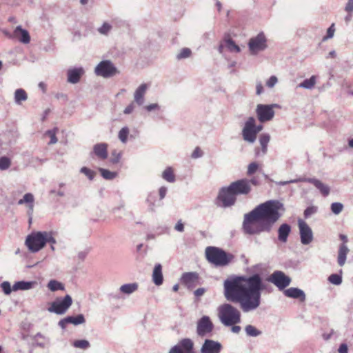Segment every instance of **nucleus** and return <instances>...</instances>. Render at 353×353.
<instances>
[{
	"label": "nucleus",
	"mask_w": 353,
	"mask_h": 353,
	"mask_svg": "<svg viewBox=\"0 0 353 353\" xmlns=\"http://www.w3.org/2000/svg\"><path fill=\"white\" fill-rule=\"evenodd\" d=\"M259 168V165L256 162H252L248 165L247 174L251 176L254 174Z\"/></svg>",
	"instance_id": "nucleus-50"
},
{
	"label": "nucleus",
	"mask_w": 353,
	"mask_h": 353,
	"mask_svg": "<svg viewBox=\"0 0 353 353\" xmlns=\"http://www.w3.org/2000/svg\"><path fill=\"white\" fill-rule=\"evenodd\" d=\"M138 284L137 283H130L122 285L119 290L125 294H131L138 290Z\"/></svg>",
	"instance_id": "nucleus-32"
},
{
	"label": "nucleus",
	"mask_w": 353,
	"mask_h": 353,
	"mask_svg": "<svg viewBox=\"0 0 353 353\" xmlns=\"http://www.w3.org/2000/svg\"><path fill=\"white\" fill-rule=\"evenodd\" d=\"M335 28H334V24L332 23L327 29V34L323 37V41H325L328 39H331L333 37L334 34Z\"/></svg>",
	"instance_id": "nucleus-55"
},
{
	"label": "nucleus",
	"mask_w": 353,
	"mask_h": 353,
	"mask_svg": "<svg viewBox=\"0 0 353 353\" xmlns=\"http://www.w3.org/2000/svg\"><path fill=\"white\" fill-rule=\"evenodd\" d=\"M32 346L34 347L45 349L48 348L50 345V339L40 332L37 333L32 336Z\"/></svg>",
	"instance_id": "nucleus-21"
},
{
	"label": "nucleus",
	"mask_w": 353,
	"mask_h": 353,
	"mask_svg": "<svg viewBox=\"0 0 353 353\" xmlns=\"http://www.w3.org/2000/svg\"><path fill=\"white\" fill-rule=\"evenodd\" d=\"M48 288L52 292L64 290L65 289L63 284L57 280H50L48 283Z\"/></svg>",
	"instance_id": "nucleus-38"
},
{
	"label": "nucleus",
	"mask_w": 353,
	"mask_h": 353,
	"mask_svg": "<svg viewBox=\"0 0 353 353\" xmlns=\"http://www.w3.org/2000/svg\"><path fill=\"white\" fill-rule=\"evenodd\" d=\"M291 232V226L288 223L281 224L278 229V240L281 243H286Z\"/></svg>",
	"instance_id": "nucleus-26"
},
{
	"label": "nucleus",
	"mask_w": 353,
	"mask_h": 353,
	"mask_svg": "<svg viewBox=\"0 0 353 353\" xmlns=\"http://www.w3.org/2000/svg\"><path fill=\"white\" fill-rule=\"evenodd\" d=\"M328 281L336 285H341L342 283V276L338 274H332L328 277Z\"/></svg>",
	"instance_id": "nucleus-45"
},
{
	"label": "nucleus",
	"mask_w": 353,
	"mask_h": 353,
	"mask_svg": "<svg viewBox=\"0 0 353 353\" xmlns=\"http://www.w3.org/2000/svg\"><path fill=\"white\" fill-rule=\"evenodd\" d=\"M174 229L180 232L184 231V225L182 223L181 220H179L174 226Z\"/></svg>",
	"instance_id": "nucleus-62"
},
{
	"label": "nucleus",
	"mask_w": 353,
	"mask_h": 353,
	"mask_svg": "<svg viewBox=\"0 0 353 353\" xmlns=\"http://www.w3.org/2000/svg\"><path fill=\"white\" fill-rule=\"evenodd\" d=\"M345 10L347 12H353V0H348L345 6Z\"/></svg>",
	"instance_id": "nucleus-63"
},
{
	"label": "nucleus",
	"mask_w": 353,
	"mask_h": 353,
	"mask_svg": "<svg viewBox=\"0 0 353 353\" xmlns=\"http://www.w3.org/2000/svg\"><path fill=\"white\" fill-rule=\"evenodd\" d=\"M160 108L161 107L158 103H151L144 107V109L148 112L159 110Z\"/></svg>",
	"instance_id": "nucleus-56"
},
{
	"label": "nucleus",
	"mask_w": 353,
	"mask_h": 353,
	"mask_svg": "<svg viewBox=\"0 0 353 353\" xmlns=\"http://www.w3.org/2000/svg\"><path fill=\"white\" fill-rule=\"evenodd\" d=\"M229 190L235 196L247 195L251 192L252 186L250 185V181L248 179H242L231 183L229 185Z\"/></svg>",
	"instance_id": "nucleus-11"
},
{
	"label": "nucleus",
	"mask_w": 353,
	"mask_h": 353,
	"mask_svg": "<svg viewBox=\"0 0 353 353\" xmlns=\"http://www.w3.org/2000/svg\"><path fill=\"white\" fill-rule=\"evenodd\" d=\"M283 294L285 296L299 299L301 302H304L306 299V296L303 290L298 288H290L284 290Z\"/></svg>",
	"instance_id": "nucleus-22"
},
{
	"label": "nucleus",
	"mask_w": 353,
	"mask_h": 353,
	"mask_svg": "<svg viewBox=\"0 0 353 353\" xmlns=\"http://www.w3.org/2000/svg\"><path fill=\"white\" fill-rule=\"evenodd\" d=\"M349 249L345 244H341L338 253V263L340 266L344 265Z\"/></svg>",
	"instance_id": "nucleus-30"
},
{
	"label": "nucleus",
	"mask_w": 353,
	"mask_h": 353,
	"mask_svg": "<svg viewBox=\"0 0 353 353\" xmlns=\"http://www.w3.org/2000/svg\"><path fill=\"white\" fill-rule=\"evenodd\" d=\"M270 140V136L268 133H263L260 135L259 143L261 146V151L263 154H266L268 150V145Z\"/></svg>",
	"instance_id": "nucleus-35"
},
{
	"label": "nucleus",
	"mask_w": 353,
	"mask_h": 353,
	"mask_svg": "<svg viewBox=\"0 0 353 353\" xmlns=\"http://www.w3.org/2000/svg\"><path fill=\"white\" fill-rule=\"evenodd\" d=\"M223 288L225 298L238 303L244 313L256 310L261 304L262 292L272 291L271 285L259 273L229 278L225 280Z\"/></svg>",
	"instance_id": "nucleus-1"
},
{
	"label": "nucleus",
	"mask_w": 353,
	"mask_h": 353,
	"mask_svg": "<svg viewBox=\"0 0 353 353\" xmlns=\"http://www.w3.org/2000/svg\"><path fill=\"white\" fill-rule=\"evenodd\" d=\"M191 54H192V51L190 48H184L181 49L180 52L176 55V59L178 60H180V59L188 58L189 57H190Z\"/></svg>",
	"instance_id": "nucleus-47"
},
{
	"label": "nucleus",
	"mask_w": 353,
	"mask_h": 353,
	"mask_svg": "<svg viewBox=\"0 0 353 353\" xmlns=\"http://www.w3.org/2000/svg\"><path fill=\"white\" fill-rule=\"evenodd\" d=\"M316 83V77L314 75H312L309 79H304L301 83H300L297 87L311 90L312 89Z\"/></svg>",
	"instance_id": "nucleus-33"
},
{
	"label": "nucleus",
	"mask_w": 353,
	"mask_h": 353,
	"mask_svg": "<svg viewBox=\"0 0 353 353\" xmlns=\"http://www.w3.org/2000/svg\"><path fill=\"white\" fill-rule=\"evenodd\" d=\"M222 349L223 345L220 342L206 339L201 345L200 352L201 353H220Z\"/></svg>",
	"instance_id": "nucleus-17"
},
{
	"label": "nucleus",
	"mask_w": 353,
	"mask_h": 353,
	"mask_svg": "<svg viewBox=\"0 0 353 353\" xmlns=\"http://www.w3.org/2000/svg\"><path fill=\"white\" fill-rule=\"evenodd\" d=\"M14 99L17 105H21L22 102L28 99V94L23 89L18 88L14 92Z\"/></svg>",
	"instance_id": "nucleus-31"
},
{
	"label": "nucleus",
	"mask_w": 353,
	"mask_h": 353,
	"mask_svg": "<svg viewBox=\"0 0 353 353\" xmlns=\"http://www.w3.org/2000/svg\"><path fill=\"white\" fill-rule=\"evenodd\" d=\"M129 134V129L128 127L122 128L119 132V139L123 143H125L128 141V136Z\"/></svg>",
	"instance_id": "nucleus-44"
},
{
	"label": "nucleus",
	"mask_w": 353,
	"mask_h": 353,
	"mask_svg": "<svg viewBox=\"0 0 353 353\" xmlns=\"http://www.w3.org/2000/svg\"><path fill=\"white\" fill-rule=\"evenodd\" d=\"M134 110V103H130L123 110V113L125 114H131Z\"/></svg>",
	"instance_id": "nucleus-60"
},
{
	"label": "nucleus",
	"mask_w": 353,
	"mask_h": 353,
	"mask_svg": "<svg viewBox=\"0 0 353 353\" xmlns=\"http://www.w3.org/2000/svg\"><path fill=\"white\" fill-rule=\"evenodd\" d=\"M14 39L24 44L29 43L30 41V36L28 31L23 29L21 26H18L14 30Z\"/></svg>",
	"instance_id": "nucleus-23"
},
{
	"label": "nucleus",
	"mask_w": 353,
	"mask_h": 353,
	"mask_svg": "<svg viewBox=\"0 0 353 353\" xmlns=\"http://www.w3.org/2000/svg\"><path fill=\"white\" fill-rule=\"evenodd\" d=\"M121 152H117V150H114L112 152V157L110 159L111 163L113 164H116L119 162L121 158Z\"/></svg>",
	"instance_id": "nucleus-53"
},
{
	"label": "nucleus",
	"mask_w": 353,
	"mask_h": 353,
	"mask_svg": "<svg viewBox=\"0 0 353 353\" xmlns=\"http://www.w3.org/2000/svg\"><path fill=\"white\" fill-rule=\"evenodd\" d=\"M255 122L256 120L254 117H249L245 121L242 130V136L243 139L250 143H253L256 139Z\"/></svg>",
	"instance_id": "nucleus-12"
},
{
	"label": "nucleus",
	"mask_w": 353,
	"mask_h": 353,
	"mask_svg": "<svg viewBox=\"0 0 353 353\" xmlns=\"http://www.w3.org/2000/svg\"><path fill=\"white\" fill-rule=\"evenodd\" d=\"M112 26L108 23H103V25L98 29V31L101 34H107L111 30Z\"/></svg>",
	"instance_id": "nucleus-52"
},
{
	"label": "nucleus",
	"mask_w": 353,
	"mask_h": 353,
	"mask_svg": "<svg viewBox=\"0 0 353 353\" xmlns=\"http://www.w3.org/2000/svg\"><path fill=\"white\" fill-rule=\"evenodd\" d=\"M150 87L148 83L141 84L134 91V101L139 106L142 105L145 102V95Z\"/></svg>",
	"instance_id": "nucleus-20"
},
{
	"label": "nucleus",
	"mask_w": 353,
	"mask_h": 353,
	"mask_svg": "<svg viewBox=\"0 0 353 353\" xmlns=\"http://www.w3.org/2000/svg\"><path fill=\"white\" fill-rule=\"evenodd\" d=\"M214 330V324L208 316H203L196 322V332L200 337L208 336Z\"/></svg>",
	"instance_id": "nucleus-9"
},
{
	"label": "nucleus",
	"mask_w": 353,
	"mask_h": 353,
	"mask_svg": "<svg viewBox=\"0 0 353 353\" xmlns=\"http://www.w3.org/2000/svg\"><path fill=\"white\" fill-rule=\"evenodd\" d=\"M96 75L103 78L112 77L119 73L116 66L110 60L101 61L95 68Z\"/></svg>",
	"instance_id": "nucleus-6"
},
{
	"label": "nucleus",
	"mask_w": 353,
	"mask_h": 353,
	"mask_svg": "<svg viewBox=\"0 0 353 353\" xmlns=\"http://www.w3.org/2000/svg\"><path fill=\"white\" fill-rule=\"evenodd\" d=\"M284 210L283 204L278 200H269L258 205L244 214L242 224L243 232L249 235L270 233L274 224L281 217L280 210Z\"/></svg>",
	"instance_id": "nucleus-2"
},
{
	"label": "nucleus",
	"mask_w": 353,
	"mask_h": 353,
	"mask_svg": "<svg viewBox=\"0 0 353 353\" xmlns=\"http://www.w3.org/2000/svg\"><path fill=\"white\" fill-rule=\"evenodd\" d=\"M26 245L33 253L37 252L45 246L44 232H33L26 239Z\"/></svg>",
	"instance_id": "nucleus-5"
},
{
	"label": "nucleus",
	"mask_w": 353,
	"mask_h": 353,
	"mask_svg": "<svg viewBox=\"0 0 353 353\" xmlns=\"http://www.w3.org/2000/svg\"><path fill=\"white\" fill-rule=\"evenodd\" d=\"M199 274L196 272H185L182 274L181 281L188 288H192L201 283Z\"/></svg>",
	"instance_id": "nucleus-18"
},
{
	"label": "nucleus",
	"mask_w": 353,
	"mask_h": 353,
	"mask_svg": "<svg viewBox=\"0 0 353 353\" xmlns=\"http://www.w3.org/2000/svg\"><path fill=\"white\" fill-rule=\"evenodd\" d=\"M267 39L263 32L259 33L251 38L248 42V48L252 54H256L267 48Z\"/></svg>",
	"instance_id": "nucleus-10"
},
{
	"label": "nucleus",
	"mask_w": 353,
	"mask_h": 353,
	"mask_svg": "<svg viewBox=\"0 0 353 353\" xmlns=\"http://www.w3.org/2000/svg\"><path fill=\"white\" fill-rule=\"evenodd\" d=\"M339 353H348V347L345 343H341L338 350Z\"/></svg>",
	"instance_id": "nucleus-64"
},
{
	"label": "nucleus",
	"mask_w": 353,
	"mask_h": 353,
	"mask_svg": "<svg viewBox=\"0 0 353 353\" xmlns=\"http://www.w3.org/2000/svg\"><path fill=\"white\" fill-rule=\"evenodd\" d=\"M57 130L58 129L57 128H54L52 130H48L46 132L45 135H48L50 138V141L48 143L49 145L55 144L58 141V139L56 136Z\"/></svg>",
	"instance_id": "nucleus-42"
},
{
	"label": "nucleus",
	"mask_w": 353,
	"mask_h": 353,
	"mask_svg": "<svg viewBox=\"0 0 353 353\" xmlns=\"http://www.w3.org/2000/svg\"><path fill=\"white\" fill-rule=\"evenodd\" d=\"M99 171L103 178L106 180H112L117 176V173L116 172H112L105 168H99Z\"/></svg>",
	"instance_id": "nucleus-39"
},
{
	"label": "nucleus",
	"mask_w": 353,
	"mask_h": 353,
	"mask_svg": "<svg viewBox=\"0 0 353 353\" xmlns=\"http://www.w3.org/2000/svg\"><path fill=\"white\" fill-rule=\"evenodd\" d=\"M206 290L204 288H200L196 289L194 292V294L196 298H199L200 296H203L204 293L205 292Z\"/></svg>",
	"instance_id": "nucleus-59"
},
{
	"label": "nucleus",
	"mask_w": 353,
	"mask_h": 353,
	"mask_svg": "<svg viewBox=\"0 0 353 353\" xmlns=\"http://www.w3.org/2000/svg\"><path fill=\"white\" fill-rule=\"evenodd\" d=\"M72 345L82 350H87L90 347V342L85 339L76 340L72 343Z\"/></svg>",
	"instance_id": "nucleus-40"
},
{
	"label": "nucleus",
	"mask_w": 353,
	"mask_h": 353,
	"mask_svg": "<svg viewBox=\"0 0 353 353\" xmlns=\"http://www.w3.org/2000/svg\"><path fill=\"white\" fill-rule=\"evenodd\" d=\"M1 288L3 292L7 295L10 294L12 290H13L12 288H11L10 283L8 281H3L1 284Z\"/></svg>",
	"instance_id": "nucleus-54"
},
{
	"label": "nucleus",
	"mask_w": 353,
	"mask_h": 353,
	"mask_svg": "<svg viewBox=\"0 0 353 353\" xmlns=\"http://www.w3.org/2000/svg\"><path fill=\"white\" fill-rule=\"evenodd\" d=\"M36 285H37L36 281H17L13 285L12 290H13V291L28 290L34 288V286Z\"/></svg>",
	"instance_id": "nucleus-28"
},
{
	"label": "nucleus",
	"mask_w": 353,
	"mask_h": 353,
	"mask_svg": "<svg viewBox=\"0 0 353 353\" xmlns=\"http://www.w3.org/2000/svg\"><path fill=\"white\" fill-rule=\"evenodd\" d=\"M66 318V321H68V323L73 324L74 325H79L81 324H83L85 322V319L84 317V315L82 314H79L75 316H68Z\"/></svg>",
	"instance_id": "nucleus-34"
},
{
	"label": "nucleus",
	"mask_w": 353,
	"mask_h": 353,
	"mask_svg": "<svg viewBox=\"0 0 353 353\" xmlns=\"http://www.w3.org/2000/svg\"><path fill=\"white\" fill-rule=\"evenodd\" d=\"M245 332L248 336L256 337L262 334V332L254 325H248L245 327Z\"/></svg>",
	"instance_id": "nucleus-37"
},
{
	"label": "nucleus",
	"mask_w": 353,
	"mask_h": 353,
	"mask_svg": "<svg viewBox=\"0 0 353 353\" xmlns=\"http://www.w3.org/2000/svg\"><path fill=\"white\" fill-rule=\"evenodd\" d=\"M203 152H202V150L200 149V148H199V147H196V148L194 150V151H193V152H192V154L191 157H192V158H193V159H197V158L201 157L203 156Z\"/></svg>",
	"instance_id": "nucleus-58"
},
{
	"label": "nucleus",
	"mask_w": 353,
	"mask_h": 353,
	"mask_svg": "<svg viewBox=\"0 0 353 353\" xmlns=\"http://www.w3.org/2000/svg\"><path fill=\"white\" fill-rule=\"evenodd\" d=\"M299 181L313 184L325 197L328 196L330 192V188L317 179L301 177Z\"/></svg>",
	"instance_id": "nucleus-19"
},
{
	"label": "nucleus",
	"mask_w": 353,
	"mask_h": 353,
	"mask_svg": "<svg viewBox=\"0 0 353 353\" xmlns=\"http://www.w3.org/2000/svg\"><path fill=\"white\" fill-rule=\"evenodd\" d=\"M93 152L99 159H106L108 154V144L105 143H97L93 147Z\"/></svg>",
	"instance_id": "nucleus-25"
},
{
	"label": "nucleus",
	"mask_w": 353,
	"mask_h": 353,
	"mask_svg": "<svg viewBox=\"0 0 353 353\" xmlns=\"http://www.w3.org/2000/svg\"><path fill=\"white\" fill-rule=\"evenodd\" d=\"M152 281L156 285H161L163 282L162 266L160 263L155 265L152 272Z\"/></svg>",
	"instance_id": "nucleus-27"
},
{
	"label": "nucleus",
	"mask_w": 353,
	"mask_h": 353,
	"mask_svg": "<svg viewBox=\"0 0 353 353\" xmlns=\"http://www.w3.org/2000/svg\"><path fill=\"white\" fill-rule=\"evenodd\" d=\"M84 73L83 68H74L68 70V81L71 83H77L79 81Z\"/></svg>",
	"instance_id": "nucleus-24"
},
{
	"label": "nucleus",
	"mask_w": 353,
	"mask_h": 353,
	"mask_svg": "<svg viewBox=\"0 0 353 353\" xmlns=\"http://www.w3.org/2000/svg\"><path fill=\"white\" fill-rule=\"evenodd\" d=\"M34 196L32 193H26L24 194L23 199L18 201L19 205L27 203L28 205L29 210L28 214H32L34 208Z\"/></svg>",
	"instance_id": "nucleus-29"
},
{
	"label": "nucleus",
	"mask_w": 353,
	"mask_h": 353,
	"mask_svg": "<svg viewBox=\"0 0 353 353\" xmlns=\"http://www.w3.org/2000/svg\"><path fill=\"white\" fill-rule=\"evenodd\" d=\"M168 353H194V342L189 338L182 339L170 348Z\"/></svg>",
	"instance_id": "nucleus-14"
},
{
	"label": "nucleus",
	"mask_w": 353,
	"mask_h": 353,
	"mask_svg": "<svg viewBox=\"0 0 353 353\" xmlns=\"http://www.w3.org/2000/svg\"><path fill=\"white\" fill-rule=\"evenodd\" d=\"M162 177L164 180L169 183H174L175 181V176L173 170L171 167H168L162 173Z\"/></svg>",
	"instance_id": "nucleus-36"
},
{
	"label": "nucleus",
	"mask_w": 353,
	"mask_h": 353,
	"mask_svg": "<svg viewBox=\"0 0 353 353\" xmlns=\"http://www.w3.org/2000/svg\"><path fill=\"white\" fill-rule=\"evenodd\" d=\"M80 172L85 174L90 181L93 180L96 175V172L88 168L87 167H82L80 170Z\"/></svg>",
	"instance_id": "nucleus-46"
},
{
	"label": "nucleus",
	"mask_w": 353,
	"mask_h": 353,
	"mask_svg": "<svg viewBox=\"0 0 353 353\" xmlns=\"http://www.w3.org/2000/svg\"><path fill=\"white\" fill-rule=\"evenodd\" d=\"M218 199L222 202L221 206L228 208L234 205L236 198L234 194L229 190V185L221 188Z\"/></svg>",
	"instance_id": "nucleus-15"
},
{
	"label": "nucleus",
	"mask_w": 353,
	"mask_h": 353,
	"mask_svg": "<svg viewBox=\"0 0 353 353\" xmlns=\"http://www.w3.org/2000/svg\"><path fill=\"white\" fill-rule=\"evenodd\" d=\"M169 232V229L167 227H159L157 229V235H161Z\"/></svg>",
	"instance_id": "nucleus-61"
},
{
	"label": "nucleus",
	"mask_w": 353,
	"mask_h": 353,
	"mask_svg": "<svg viewBox=\"0 0 353 353\" xmlns=\"http://www.w3.org/2000/svg\"><path fill=\"white\" fill-rule=\"evenodd\" d=\"M218 316L225 326L229 327L241 322V312L230 303H224L219 307Z\"/></svg>",
	"instance_id": "nucleus-4"
},
{
	"label": "nucleus",
	"mask_w": 353,
	"mask_h": 353,
	"mask_svg": "<svg viewBox=\"0 0 353 353\" xmlns=\"http://www.w3.org/2000/svg\"><path fill=\"white\" fill-rule=\"evenodd\" d=\"M72 303V297L67 294L63 299H58L53 301L48 308V311L57 314H63L71 306Z\"/></svg>",
	"instance_id": "nucleus-7"
},
{
	"label": "nucleus",
	"mask_w": 353,
	"mask_h": 353,
	"mask_svg": "<svg viewBox=\"0 0 353 353\" xmlns=\"http://www.w3.org/2000/svg\"><path fill=\"white\" fill-rule=\"evenodd\" d=\"M343 205L339 202H334L331 204V210L334 214H339L341 212Z\"/></svg>",
	"instance_id": "nucleus-48"
},
{
	"label": "nucleus",
	"mask_w": 353,
	"mask_h": 353,
	"mask_svg": "<svg viewBox=\"0 0 353 353\" xmlns=\"http://www.w3.org/2000/svg\"><path fill=\"white\" fill-rule=\"evenodd\" d=\"M301 242L303 245L310 244L313 240V232L310 226L303 220H299Z\"/></svg>",
	"instance_id": "nucleus-16"
},
{
	"label": "nucleus",
	"mask_w": 353,
	"mask_h": 353,
	"mask_svg": "<svg viewBox=\"0 0 353 353\" xmlns=\"http://www.w3.org/2000/svg\"><path fill=\"white\" fill-rule=\"evenodd\" d=\"M267 281L275 285L279 290H282L291 283L292 279L282 271L276 270L269 276Z\"/></svg>",
	"instance_id": "nucleus-8"
},
{
	"label": "nucleus",
	"mask_w": 353,
	"mask_h": 353,
	"mask_svg": "<svg viewBox=\"0 0 353 353\" xmlns=\"http://www.w3.org/2000/svg\"><path fill=\"white\" fill-rule=\"evenodd\" d=\"M44 236H45V245L47 243H50L51 245H54L57 243L56 239L52 235V233L50 232L44 231Z\"/></svg>",
	"instance_id": "nucleus-49"
},
{
	"label": "nucleus",
	"mask_w": 353,
	"mask_h": 353,
	"mask_svg": "<svg viewBox=\"0 0 353 353\" xmlns=\"http://www.w3.org/2000/svg\"><path fill=\"white\" fill-rule=\"evenodd\" d=\"M276 104L272 105H264L259 104L256 106V113L258 119L261 122H266L272 120L274 116V111L273 108L276 106Z\"/></svg>",
	"instance_id": "nucleus-13"
},
{
	"label": "nucleus",
	"mask_w": 353,
	"mask_h": 353,
	"mask_svg": "<svg viewBox=\"0 0 353 353\" xmlns=\"http://www.w3.org/2000/svg\"><path fill=\"white\" fill-rule=\"evenodd\" d=\"M225 44L227 48L230 52H239L241 51L240 47L232 39H226Z\"/></svg>",
	"instance_id": "nucleus-41"
},
{
	"label": "nucleus",
	"mask_w": 353,
	"mask_h": 353,
	"mask_svg": "<svg viewBox=\"0 0 353 353\" xmlns=\"http://www.w3.org/2000/svg\"><path fill=\"white\" fill-rule=\"evenodd\" d=\"M205 254L208 261L216 267L226 266L234 258L232 254L228 253L219 248L213 246L207 247Z\"/></svg>",
	"instance_id": "nucleus-3"
},
{
	"label": "nucleus",
	"mask_w": 353,
	"mask_h": 353,
	"mask_svg": "<svg viewBox=\"0 0 353 353\" xmlns=\"http://www.w3.org/2000/svg\"><path fill=\"white\" fill-rule=\"evenodd\" d=\"M278 79L276 76H271L266 82V85L269 88H273L277 83Z\"/></svg>",
	"instance_id": "nucleus-57"
},
{
	"label": "nucleus",
	"mask_w": 353,
	"mask_h": 353,
	"mask_svg": "<svg viewBox=\"0 0 353 353\" xmlns=\"http://www.w3.org/2000/svg\"><path fill=\"white\" fill-rule=\"evenodd\" d=\"M11 165V160L8 157H0V170H8Z\"/></svg>",
	"instance_id": "nucleus-43"
},
{
	"label": "nucleus",
	"mask_w": 353,
	"mask_h": 353,
	"mask_svg": "<svg viewBox=\"0 0 353 353\" xmlns=\"http://www.w3.org/2000/svg\"><path fill=\"white\" fill-rule=\"evenodd\" d=\"M317 207L316 206H309L304 210V217L305 219H307L312 214L316 213L317 212Z\"/></svg>",
	"instance_id": "nucleus-51"
}]
</instances>
